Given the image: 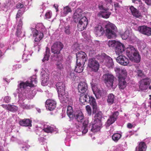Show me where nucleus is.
<instances>
[{"mask_svg":"<svg viewBox=\"0 0 151 151\" xmlns=\"http://www.w3.org/2000/svg\"><path fill=\"white\" fill-rule=\"evenodd\" d=\"M37 82L36 76H35L30 78L29 80L26 82H22L18 86V88L16 90V92L19 94L18 96L19 100H24L26 98L29 99H32L35 95V92L32 94L29 95V93H26L25 92V89L27 86L33 87L34 86V83L36 84Z\"/></svg>","mask_w":151,"mask_h":151,"instance_id":"1","label":"nucleus"},{"mask_svg":"<svg viewBox=\"0 0 151 151\" xmlns=\"http://www.w3.org/2000/svg\"><path fill=\"white\" fill-rule=\"evenodd\" d=\"M63 45L62 43L59 42H56L53 43L51 46V52L54 55H56L53 56H55L57 57L58 55L60 53V51L63 48Z\"/></svg>","mask_w":151,"mask_h":151,"instance_id":"2","label":"nucleus"},{"mask_svg":"<svg viewBox=\"0 0 151 151\" xmlns=\"http://www.w3.org/2000/svg\"><path fill=\"white\" fill-rule=\"evenodd\" d=\"M80 101L82 103H88L91 106L97 104L95 99L93 97H90L88 95L84 96H81L80 98Z\"/></svg>","mask_w":151,"mask_h":151,"instance_id":"3","label":"nucleus"},{"mask_svg":"<svg viewBox=\"0 0 151 151\" xmlns=\"http://www.w3.org/2000/svg\"><path fill=\"white\" fill-rule=\"evenodd\" d=\"M88 66L92 71L96 72L99 70V64L95 58H93L89 59Z\"/></svg>","mask_w":151,"mask_h":151,"instance_id":"4","label":"nucleus"},{"mask_svg":"<svg viewBox=\"0 0 151 151\" xmlns=\"http://www.w3.org/2000/svg\"><path fill=\"white\" fill-rule=\"evenodd\" d=\"M78 90L79 92L81 93V96L87 95L88 93V85L86 82H81L78 85Z\"/></svg>","mask_w":151,"mask_h":151,"instance_id":"5","label":"nucleus"},{"mask_svg":"<svg viewBox=\"0 0 151 151\" xmlns=\"http://www.w3.org/2000/svg\"><path fill=\"white\" fill-rule=\"evenodd\" d=\"M77 63H81L85 64L87 60V57L86 53L82 51L78 52L76 53Z\"/></svg>","mask_w":151,"mask_h":151,"instance_id":"6","label":"nucleus"},{"mask_svg":"<svg viewBox=\"0 0 151 151\" xmlns=\"http://www.w3.org/2000/svg\"><path fill=\"white\" fill-rule=\"evenodd\" d=\"M88 24L87 18L83 17L79 20L77 24L78 30L80 31H82L86 28Z\"/></svg>","mask_w":151,"mask_h":151,"instance_id":"7","label":"nucleus"},{"mask_svg":"<svg viewBox=\"0 0 151 151\" xmlns=\"http://www.w3.org/2000/svg\"><path fill=\"white\" fill-rule=\"evenodd\" d=\"M102 124L101 123L93 121L91 122V124H90L89 128L91 129L92 132H95L100 130Z\"/></svg>","mask_w":151,"mask_h":151,"instance_id":"8","label":"nucleus"},{"mask_svg":"<svg viewBox=\"0 0 151 151\" xmlns=\"http://www.w3.org/2000/svg\"><path fill=\"white\" fill-rule=\"evenodd\" d=\"M40 75L42 81V84L44 86H45L47 85V83L49 79V72L42 70L41 71Z\"/></svg>","mask_w":151,"mask_h":151,"instance_id":"9","label":"nucleus"},{"mask_svg":"<svg viewBox=\"0 0 151 151\" xmlns=\"http://www.w3.org/2000/svg\"><path fill=\"white\" fill-rule=\"evenodd\" d=\"M59 99L62 103L67 102L69 99V96L68 93L65 91L58 93Z\"/></svg>","mask_w":151,"mask_h":151,"instance_id":"10","label":"nucleus"},{"mask_svg":"<svg viewBox=\"0 0 151 151\" xmlns=\"http://www.w3.org/2000/svg\"><path fill=\"white\" fill-rule=\"evenodd\" d=\"M56 104L55 101L52 99H48L46 101L45 106L47 109L51 111L55 109Z\"/></svg>","mask_w":151,"mask_h":151,"instance_id":"11","label":"nucleus"},{"mask_svg":"<svg viewBox=\"0 0 151 151\" xmlns=\"http://www.w3.org/2000/svg\"><path fill=\"white\" fill-rule=\"evenodd\" d=\"M31 30L33 37H35V42H39L43 37V33L41 32H39L35 28H32Z\"/></svg>","mask_w":151,"mask_h":151,"instance_id":"12","label":"nucleus"},{"mask_svg":"<svg viewBox=\"0 0 151 151\" xmlns=\"http://www.w3.org/2000/svg\"><path fill=\"white\" fill-rule=\"evenodd\" d=\"M88 121L87 119L85 120L83 123V125L82 127L79 126L76 127L77 129V131H81L83 134H86L88 131Z\"/></svg>","mask_w":151,"mask_h":151,"instance_id":"13","label":"nucleus"},{"mask_svg":"<svg viewBox=\"0 0 151 151\" xmlns=\"http://www.w3.org/2000/svg\"><path fill=\"white\" fill-rule=\"evenodd\" d=\"M83 11L80 8H78L74 13L73 19L75 22H77L82 16Z\"/></svg>","mask_w":151,"mask_h":151,"instance_id":"14","label":"nucleus"},{"mask_svg":"<svg viewBox=\"0 0 151 151\" xmlns=\"http://www.w3.org/2000/svg\"><path fill=\"white\" fill-rule=\"evenodd\" d=\"M52 58L53 60L58 61L56 64L57 67L58 68L61 70L63 68V66L61 63L63 58L61 56H57V57H56L55 56Z\"/></svg>","mask_w":151,"mask_h":151,"instance_id":"15","label":"nucleus"},{"mask_svg":"<svg viewBox=\"0 0 151 151\" xmlns=\"http://www.w3.org/2000/svg\"><path fill=\"white\" fill-rule=\"evenodd\" d=\"M43 131L47 133H52L55 132L56 133L58 132V129L53 128L49 125L44 124L43 127Z\"/></svg>","mask_w":151,"mask_h":151,"instance_id":"16","label":"nucleus"},{"mask_svg":"<svg viewBox=\"0 0 151 151\" xmlns=\"http://www.w3.org/2000/svg\"><path fill=\"white\" fill-rule=\"evenodd\" d=\"M74 115L75 119L78 122H81L83 121L84 116L81 111H77L74 114Z\"/></svg>","mask_w":151,"mask_h":151,"instance_id":"17","label":"nucleus"},{"mask_svg":"<svg viewBox=\"0 0 151 151\" xmlns=\"http://www.w3.org/2000/svg\"><path fill=\"white\" fill-rule=\"evenodd\" d=\"M3 108L12 112H15L18 109V107L14 105L10 104H3Z\"/></svg>","mask_w":151,"mask_h":151,"instance_id":"18","label":"nucleus"},{"mask_svg":"<svg viewBox=\"0 0 151 151\" xmlns=\"http://www.w3.org/2000/svg\"><path fill=\"white\" fill-rule=\"evenodd\" d=\"M58 93L65 91V83L64 82H58L56 84Z\"/></svg>","mask_w":151,"mask_h":151,"instance_id":"19","label":"nucleus"},{"mask_svg":"<svg viewBox=\"0 0 151 151\" xmlns=\"http://www.w3.org/2000/svg\"><path fill=\"white\" fill-rule=\"evenodd\" d=\"M31 121L29 119H22L19 121L20 125L25 127H31L32 126Z\"/></svg>","mask_w":151,"mask_h":151,"instance_id":"20","label":"nucleus"},{"mask_svg":"<svg viewBox=\"0 0 151 151\" xmlns=\"http://www.w3.org/2000/svg\"><path fill=\"white\" fill-rule=\"evenodd\" d=\"M103 2L100 3L99 5V8L100 11L98 13L97 16L99 18H104V8Z\"/></svg>","mask_w":151,"mask_h":151,"instance_id":"21","label":"nucleus"},{"mask_svg":"<svg viewBox=\"0 0 151 151\" xmlns=\"http://www.w3.org/2000/svg\"><path fill=\"white\" fill-rule=\"evenodd\" d=\"M103 114L101 111H98L95 114L93 119V121L101 123V119L102 118Z\"/></svg>","mask_w":151,"mask_h":151,"instance_id":"22","label":"nucleus"},{"mask_svg":"<svg viewBox=\"0 0 151 151\" xmlns=\"http://www.w3.org/2000/svg\"><path fill=\"white\" fill-rule=\"evenodd\" d=\"M92 88L94 94H95L96 98L99 99L101 96V92L96 86L92 87Z\"/></svg>","mask_w":151,"mask_h":151,"instance_id":"23","label":"nucleus"},{"mask_svg":"<svg viewBox=\"0 0 151 151\" xmlns=\"http://www.w3.org/2000/svg\"><path fill=\"white\" fill-rule=\"evenodd\" d=\"M84 65V64H83L81 63H78L76 62V65L75 70V71L79 73H81L83 70V66Z\"/></svg>","mask_w":151,"mask_h":151,"instance_id":"24","label":"nucleus"},{"mask_svg":"<svg viewBox=\"0 0 151 151\" xmlns=\"http://www.w3.org/2000/svg\"><path fill=\"white\" fill-rule=\"evenodd\" d=\"M71 12V10L68 6L64 7L63 11L61 12V16L64 17L66 16L69 12Z\"/></svg>","mask_w":151,"mask_h":151,"instance_id":"25","label":"nucleus"},{"mask_svg":"<svg viewBox=\"0 0 151 151\" xmlns=\"http://www.w3.org/2000/svg\"><path fill=\"white\" fill-rule=\"evenodd\" d=\"M50 56V50L47 47H46V51L44 55V57L42 60L43 62L45 61H47L48 60Z\"/></svg>","mask_w":151,"mask_h":151,"instance_id":"26","label":"nucleus"},{"mask_svg":"<svg viewBox=\"0 0 151 151\" xmlns=\"http://www.w3.org/2000/svg\"><path fill=\"white\" fill-rule=\"evenodd\" d=\"M67 114L70 119L73 118V110L72 106H68L67 107Z\"/></svg>","mask_w":151,"mask_h":151,"instance_id":"27","label":"nucleus"},{"mask_svg":"<svg viewBox=\"0 0 151 151\" xmlns=\"http://www.w3.org/2000/svg\"><path fill=\"white\" fill-rule=\"evenodd\" d=\"M32 53V52H29L24 50V53L22 56V59L27 61V60L29 59V58L31 56Z\"/></svg>","mask_w":151,"mask_h":151,"instance_id":"28","label":"nucleus"},{"mask_svg":"<svg viewBox=\"0 0 151 151\" xmlns=\"http://www.w3.org/2000/svg\"><path fill=\"white\" fill-rule=\"evenodd\" d=\"M64 31L65 33L68 35H70L71 33L70 27L69 25L65 27Z\"/></svg>","mask_w":151,"mask_h":151,"instance_id":"29","label":"nucleus"},{"mask_svg":"<svg viewBox=\"0 0 151 151\" xmlns=\"http://www.w3.org/2000/svg\"><path fill=\"white\" fill-rule=\"evenodd\" d=\"M86 109L88 115L89 116H91L92 114V111L90 106L89 105H87L86 106Z\"/></svg>","mask_w":151,"mask_h":151,"instance_id":"30","label":"nucleus"},{"mask_svg":"<svg viewBox=\"0 0 151 151\" xmlns=\"http://www.w3.org/2000/svg\"><path fill=\"white\" fill-rule=\"evenodd\" d=\"M95 30V34L98 36H101L103 35V33L104 32V29L102 30Z\"/></svg>","mask_w":151,"mask_h":151,"instance_id":"31","label":"nucleus"},{"mask_svg":"<svg viewBox=\"0 0 151 151\" xmlns=\"http://www.w3.org/2000/svg\"><path fill=\"white\" fill-rule=\"evenodd\" d=\"M93 108L92 113L93 114H96L98 111H100L99 109V108L97 106V104L96 105H93L92 106Z\"/></svg>","mask_w":151,"mask_h":151,"instance_id":"32","label":"nucleus"},{"mask_svg":"<svg viewBox=\"0 0 151 151\" xmlns=\"http://www.w3.org/2000/svg\"><path fill=\"white\" fill-rule=\"evenodd\" d=\"M72 47L74 49V50L76 52L78 51L79 50H80L79 45L77 43H76L74 44Z\"/></svg>","mask_w":151,"mask_h":151,"instance_id":"33","label":"nucleus"},{"mask_svg":"<svg viewBox=\"0 0 151 151\" xmlns=\"http://www.w3.org/2000/svg\"><path fill=\"white\" fill-rule=\"evenodd\" d=\"M52 16V13L51 11H48L46 13L45 16L47 19H50Z\"/></svg>","mask_w":151,"mask_h":151,"instance_id":"34","label":"nucleus"},{"mask_svg":"<svg viewBox=\"0 0 151 151\" xmlns=\"http://www.w3.org/2000/svg\"><path fill=\"white\" fill-rule=\"evenodd\" d=\"M42 131H43V128L42 129L40 127H37V129L36 130V132L37 134H38L39 135H40L41 134H39V132H41Z\"/></svg>","mask_w":151,"mask_h":151,"instance_id":"35","label":"nucleus"},{"mask_svg":"<svg viewBox=\"0 0 151 151\" xmlns=\"http://www.w3.org/2000/svg\"><path fill=\"white\" fill-rule=\"evenodd\" d=\"M70 6L75 8L77 6L76 2V1H72L69 4Z\"/></svg>","mask_w":151,"mask_h":151,"instance_id":"36","label":"nucleus"},{"mask_svg":"<svg viewBox=\"0 0 151 151\" xmlns=\"http://www.w3.org/2000/svg\"><path fill=\"white\" fill-rule=\"evenodd\" d=\"M11 100V98L9 96H6L4 97V101L6 103H8Z\"/></svg>","mask_w":151,"mask_h":151,"instance_id":"37","label":"nucleus"},{"mask_svg":"<svg viewBox=\"0 0 151 151\" xmlns=\"http://www.w3.org/2000/svg\"><path fill=\"white\" fill-rule=\"evenodd\" d=\"M21 33V29L17 28V31L16 32V34L17 36H19Z\"/></svg>","mask_w":151,"mask_h":151,"instance_id":"38","label":"nucleus"},{"mask_svg":"<svg viewBox=\"0 0 151 151\" xmlns=\"http://www.w3.org/2000/svg\"><path fill=\"white\" fill-rule=\"evenodd\" d=\"M22 14V11L21 10H19L16 15V18L17 19L18 18H19Z\"/></svg>","mask_w":151,"mask_h":151,"instance_id":"39","label":"nucleus"},{"mask_svg":"<svg viewBox=\"0 0 151 151\" xmlns=\"http://www.w3.org/2000/svg\"><path fill=\"white\" fill-rule=\"evenodd\" d=\"M104 25L102 24V25L100 24H99L98 26L95 28V30H102V29H104Z\"/></svg>","mask_w":151,"mask_h":151,"instance_id":"40","label":"nucleus"},{"mask_svg":"<svg viewBox=\"0 0 151 151\" xmlns=\"http://www.w3.org/2000/svg\"><path fill=\"white\" fill-rule=\"evenodd\" d=\"M22 21L20 19L18 22L17 28L22 29Z\"/></svg>","mask_w":151,"mask_h":151,"instance_id":"41","label":"nucleus"},{"mask_svg":"<svg viewBox=\"0 0 151 151\" xmlns=\"http://www.w3.org/2000/svg\"><path fill=\"white\" fill-rule=\"evenodd\" d=\"M23 4L20 3H19L17 4L16 7L18 9H21L23 7Z\"/></svg>","mask_w":151,"mask_h":151,"instance_id":"42","label":"nucleus"},{"mask_svg":"<svg viewBox=\"0 0 151 151\" xmlns=\"http://www.w3.org/2000/svg\"><path fill=\"white\" fill-rule=\"evenodd\" d=\"M75 77V74L73 72H70L69 75V77L71 78H74Z\"/></svg>","mask_w":151,"mask_h":151,"instance_id":"43","label":"nucleus"},{"mask_svg":"<svg viewBox=\"0 0 151 151\" xmlns=\"http://www.w3.org/2000/svg\"><path fill=\"white\" fill-rule=\"evenodd\" d=\"M29 147V146H23L22 147V150H27Z\"/></svg>","mask_w":151,"mask_h":151,"instance_id":"44","label":"nucleus"},{"mask_svg":"<svg viewBox=\"0 0 151 151\" xmlns=\"http://www.w3.org/2000/svg\"><path fill=\"white\" fill-rule=\"evenodd\" d=\"M32 107H33L32 106L25 104V108L24 109H29L32 108Z\"/></svg>","mask_w":151,"mask_h":151,"instance_id":"45","label":"nucleus"},{"mask_svg":"<svg viewBox=\"0 0 151 151\" xmlns=\"http://www.w3.org/2000/svg\"><path fill=\"white\" fill-rule=\"evenodd\" d=\"M25 105V104L24 103H21L19 104V106L24 109Z\"/></svg>","mask_w":151,"mask_h":151,"instance_id":"46","label":"nucleus"},{"mask_svg":"<svg viewBox=\"0 0 151 151\" xmlns=\"http://www.w3.org/2000/svg\"><path fill=\"white\" fill-rule=\"evenodd\" d=\"M40 142H43L45 141L46 139H44L43 137H41L38 139Z\"/></svg>","mask_w":151,"mask_h":151,"instance_id":"47","label":"nucleus"},{"mask_svg":"<svg viewBox=\"0 0 151 151\" xmlns=\"http://www.w3.org/2000/svg\"><path fill=\"white\" fill-rule=\"evenodd\" d=\"M54 7L55 8L56 10V12H57L58 11V5L57 4H55L53 5Z\"/></svg>","mask_w":151,"mask_h":151,"instance_id":"48","label":"nucleus"},{"mask_svg":"<svg viewBox=\"0 0 151 151\" xmlns=\"http://www.w3.org/2000/svg\"><path fill=\"white\" fill-rule=\"evenodd\" d=\"M37 42H35V43L34 44V47L37 46L38 45Z\"/></svg>","mask_w":151,"mask_h":151,"instance_id":"49","label":"nucleus"},{"mask_svg":"<svg viewBox=\"0 0 151 151\" xmlns=\"http://www.w3.org/2000/svg\"><path fill=\"white\" fill-rule=\"evenodd\" d=\"M37 111L39 112V113H40V112H41V110L40 109H37Z\"/></svg>","mask_w":151,"mask_h":151,"instance_id":"50","label":"nucleus"},{"mask_svg":"<svg viewBox=\"0 0 151 151\" xmlns=\"http://www.w3.org/2000/svg\"><path fill=\"white\" fill-rule=\"evenodd\" d=\"M14 94V96H15V97H16V96H17V93H14V94Z\"/></svg>","mask_w":151,"mask_h":151,"instance_id":"51","label":"nucleus"},{"mask_svg":"<svg viewBox=\"0 0 151 151\" xmlns=\"http://www.w3.org/2000/svg\"><path fill=\"white\" fill-rule=\"evenodd\" d=\"M101 58H102V59H103L104 58V56L103 55H101Z\"/></svg>","mask_w":151,"mask_h":151,"instance_id":"52","label":"nucleus"},{"mask_svg":"<svg viewBox=\"0 0 151 151\" xmlns=\"http://www.w3.org/2000/svg\"><path fill=\"white\" fill-rule=\"evenodd\" d=\"M2 52L1 51H0V57L2 56Z\"/></svg>","mask_w":151,"mask_h":151,"instance_id":"53","label":"nucleus"},{"mask_svg":"<svg viewBox=\"0 0 151 151\" xmlns=\"http://www.w3.org/2000/svg\"><path fill=\"white\" fill-rule=\"evenodd\" d=\"M103 142H101V143H100V142H98V144H103Z\"/></svg>","mask_w":151,"mask_h":151,"instance_id":"54","label":"nucleus"},{"mask_svg":"<svg viewBox=\"0 0 151 151\" xmlns=\"http://www.w3.org/2000/svg\"><path fill=\"white\" fill-rule=\"evenodd\" d=\"M7 6H6V5L4 6L5 7V8H6L7 7Z\"/></svg>","mask_w":151,"mask_h":151,"instance_id":"55","label":"nucleus"},{"mask_svg":"<svg viewBox=\"0 0 151 151\" xmlns=\"http://www.w3.org/2000/svg\"><path fill=\"white\" fill-rule=\"evenodd\" d=\"M39 25H40V26H42V25L41 24H39Z\"/></svg>","mask_w":151,"mask_h":151,"instance_id":"56","label":"nucleus"},{"mask_svg":"<svg viewBox=\"0 0 151 151\" xmlns=\"http://www.w3.org/2000/svg\"><path fill=\"white\" fill-rule=\"evenodd\" d=\"M38 25H37V27H38Z\"/></svg>","mask_w":151,"mask_h":151,"instance_id":"57","label":"nucleus"},{"mask_svg":"<svg viewBox=\"0 0 151 151\" xmlns=\"http://www.w3.org/2000/svg\"><path fill=\"white\" fill-rule=\"evenodd\" d=\"M4 80L6 81V79H5V80L4 79Z\"/></svg>","mask_w":151,"mask_h":151,"instance_id":"58","label":"nucleus"},{"mask_svg":"<svg viewBox=\"0 0 151 151\" xmlns=\"http://www.w3.org/2000/svg\"><path fill=\"white\" fill-rule=\"evenodd\" d=\"M0 151H1L0 150Z\"/></svg>","mask_w":151,"mask_h":151,"instance_id":"59","label":"nucleus"}]
</instances>
